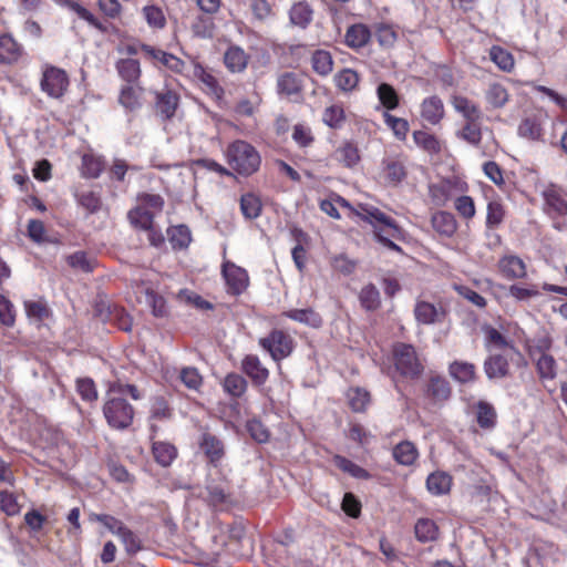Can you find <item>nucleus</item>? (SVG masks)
I'll list each match as a JSON object with an SVG mask.
<instances>
[{
	"label": "nucleus",
	"instance_id": "nucleus-1",
	"mask_svg": "<svg viewBox=\"0 0 567 567\" xmlns=\"http://www.w3.org/2000/svg\"><path fill=\"white\" fill-rule=\"evenodd\" d=\"M227 159L229 166L240 175L249 176L260 166V155L258 151L245 141H235L227 148Z\"/></svg>",
	"mask_w": 567,
	"mask_h": 567
},
{
	"label": "nucleus",
	"instance_id": "nucleus-2",
	"mask_svg": "<svg viewBox=\"0 0 567 567\" xmlns=\"http://www.w3.org/2000/svg\"><path fill=\"white\" fill-rule=\"evenodd\" d=\"M362 219L370 223L373 226L374 236L381 244H383L386 248L391 250L401 251L400 246H398L392 240V238H399L401 231L391 217H389L378 208H372L364 209Z\"/></svg>",
	"mask_w": 567,
	"mask_h": 567
},
{
	"label": "nucleus",
	"instance_id": "nucleus-3",
	"mask_svg": "<svg viewBox=\"0 0 567 567\" xmlns=\"http://www.w3.org/2000/svg\"><path fill=\"white\" fill-rule=\"evenodd\" d=\"M116 395H109L103 406V413L111 427L124 430L133 422L134 409L126 400Z\"/></svg>",
	"mask_w": 567,
	"mask_h": 567
},
{
	"label": "nucleus",
	"instance_id": "nucleus-4",
	"mask_svg": "<svg viewBox=\"0 0 567 567\" xmlns=\"http://www.w3.org/2000/svg\"><path fill=\"white\" fill-rule=\"evenodd\" d=\"M393 360L395 370L404 378L416 379L423 372V364L411 344L402 342L394 344Z\"/></svg>",
	"mask_w": 567,
	"mask_h": 567
},
{
	"label": "nucleus",
	"instance_id": "nucleus-5",
	"mask_svg": "<svg viewBox=\"0 0 567 567\" xmlns=\"http://www.w3.org/2000/svg\"><path fill=\"white\" fill-rule=\"evenodd\" d=\"M262 349L269 352L275 361L289 357L293 350V339L281 330H272L267 337L259 340Z\"/></svg>",
	"mask_w": 567,
	"mask_h": 567
},
{
	"label": "nucleus",
	"instance_id": "nucleus-6",
	"mask_svg": "<svg viewBox=\"0 0 567 567\" xmlns=\"http://www.w3.org/2000/svg\"><path fill=\"white\" fill-rule=\"evenodd\" d=\"M545 213L554 220V227L558 230L564 228V224L558 219L567 215V202L559 189L555 186L547 187L544 193Z\"/></svg>",
	"mask_w": 567,
	"mask_h": 567
},
{
	"label": "nucleus",
	"instance_id": "nucleus-7",
	"mask_svg": "<svg viewBox=\"0 0 567 567\" xmlns=\"http://www.w3.org/2000/svg\"><path fill=\"white\" fill-rule=\"evenodd\" d=\"M69 85V78L64 70L56 66H47L41 79V89L49 96L58 99L63 95Z\"/></svg>",
	"mask_w": 567,
	"mask_h": 567
},
{
	"label": "nucleus",
	"instance_id": "nucleus-8",
	"mask_svg": "<svg viewBox=\"0 0 567 567\" xmlns=\"http://www.w3.org/2000/svg\"><path fill=\"white\" fill-rule=\"evenodd\" d=\"M221 272L230 293L240 295L247 288L249 278L244 268L226 261L223 264Z\"/></svg>",
	"mask_w": 567,
	"mask_h": 567
},
{
	"label": "nucleus",
	"instance_id": "nucleus-9",
	"mask_svg": "<svg viewBox=\"0 0 567 567\" xmlns=\"http://www.w3.org/2000/svg\"><path fill=\"white\" fill-rule=\"evenodd\" d=\"M381 174L385 182L396 186L406 177V166L403 157L386 156L381 162Z\"/></svg>",
	"mask_w": 567,
	"mask_h": 567
},
{
	"label": "nucleus",
	"instance_id": "nucleus-10",
	"mask_svg": "<svg viewBox=\"0 0 567 567\" xmlns=\"http://www.w3.org/2000/svg\"><path fill=\"white\" fill-rule=\"evenodd\" d=\"M446 311L442 306L419 300L414 306L415 320L421 324H435L444 321Z\"/></svg>",
	"mask_w": 567,
	"mask_h": 567
},
{
	"label": "nucleus",
	"instance_id": "nucleus-11",
	"mask_svg": "<svg viewBox=\"0 0 567 567\" xmlns=\"http://www.w3.org/2000/svg\"><path fill=\"white\" fill-rule=\"evenodd\" d=\"M144 89L140 85H123L118 94V103L126 113L138 112L144 104Z\"/></svg>",
	"mask_w": 567,
	"mask_h": 567
},
{
	"label": "nucleus",
	"instance_id": "nucleus-12",
	"mask_svg": "<svg viewBox=\"0 0 567 567\" xmlns=\"http://www.w3.org/2000/svg\"><path fill=\"white\" fill-rule=\"evenodd\" d=\"M179 97L172 90L155 92V110L163 120H169L174 116Z\"/></svg>",
	"mask_w": 567,
	"mask_h": 567
},
{
	"label": "nucleus",
	"instance_id": "nucleus-13",
	"mask_svg": "<svg viewBox=\"0 0 567 567\" xmlns=\"http://www.w3.org/2000/svg\"><path fill=\"white\" fill-rule=\"evenodd\" d=\"M249 54L239 47L230 45L224 53V64L231 73H241L247 69Z\"/></svg>",
	"mask_w": 567,
	"mask_h": 567
},
{
	"label": "nucleus",
	"instance_id": "nucleus-14",
	"mask_svg": "<svg viewBox=\"0 0 567 567\" xmlns=\"http://www.w3.org/2000/svg\"><path fill=\"white\" fill-rule=\"evenodd\" d=\"M241 369L256 385H262L268 380L269 371L257 355H246L241 362Z\"/></svg>",
	"mask_w": 567,
	"mask_h": 567
},
{
	"label": "nucleus",
	"instance_id": "nucleus-15",
	"mask_svg": "<svg viewBox=\"0 0 567 567\" xmlns=\"http://www.w3.org/2000/svg\"><path fill=\"white\" fill-rule=\"evenodd\" d=\"M23 54V47L11 34L0 35V63L12 64Z\"/></svg>",
	"mask_w": 567,
	"mask_h": 567
},
{
	"label": "nucleus",
	"instance_id": "nucleus-16",
	"mask_svg": "<svg viewBox=\"0 0 567 567\" xmlns=\"http://www.w3.org/2000/svg\"><path fill=\"white\" fill-rule=\"evenodd\" d=\"M484 372L489 380L508 377L509 363L503 354H491L484 361Z\"/></svg>",
	"mask_w": 567,
	"mask_h": 567
},
{
	"label": "nucleus",
	"instance_id": "nucleus-17",
	"mask_svg": "<svg viewBox=\"0 0 567 567\" xmlns=\"http://www.w3.org/2000/svg\"><path fill=\"white\" fill-rule=\"evenodd\" d=\"M421 116L432 125L439 124L444 117L443 101L436 95L424 99L421 104Z\"/></svg>",
	"mask_w": 567,
	"mask_h": 567
},
{
	"label": "nucleus",
	"instance_id": "nucleus-18",
	"mask_svg": "<svg viewBox=\"0 0 567 567\" xmlns=\"http://www.w3.org/2000/svg\"><path fill=\"white\" fill-rule=\"evenodd\" d=\"M498 267L503 276L508 279H520L526 276V265L522 258L507 255L499 259Z\"/></svg>",
	"mask_w": 567,
	"mask_h": 567
},
{
	"label": "nucleus",
	"instance_id": "nucleus-19",
	"mask_svg": "<svg viewBox=\"0 0 567 567\" xmlns=\"http://www.w3.org/2000/svg\"><path fill=\"white\" fill-rule=\"evenodd\" d=\"M199 445L200 450L213 464H217L225 454L223 442L213 434H203Z\"/></svg>",
	"mask_w": 567,
	"mask_h": 567
},
{
	"label": "nucleus",
	"instance_id": "nucleus-20",
	"mask_svg": "<svg viewBox=\"0 0 567 567\" xmlns=\"http://www.w3.org/2000/svg\"><path fill=\"white\" fill-rule=\"evenodd\" d=\"M451 103L454 110L462 114L466 122L480 121L482 112L476 103L463 95H453Z\"/></svg>",
	"mask_w": 567,
	"mask_h": 567
},
{
	"label": "nucleus",
	"instance_id": "nucleus-21",
	"mask_svg": "<svg viewBox=\"0 0 567 567\" xmlns=\"http://www.w3.org/2000/svg\"><path fill=\"white\" fill-rule=\"evenodd\" d=\"M451 386L449 381L441 375L430 378L426 385V395L434 402L446 401L451 396Z\"/></svg>",
	"mask_w": 567,
	"mask_h": 567
},
{
	"label": "nucleus",
	"instance_id": "nucleus-22",
	"mask_svg": "<svg viewBox=\"0 0 567 567\" xmlns=\"http://www.w3.org/2000/svg\"><path fill=\"white\" fill-rule=\"evenodd\" d=\"M452 481V476L449 473L436 471L427 476L426 488L432 495H445L451 491Z\"/></svg>",
	"mask_w": 567,
	"mask_h": 567
},
{
	"label": "nucleus",
	"instance_id": "nucleus-23",
	"mask_svg": "<svg viewBox=\"0 0 567 567\" xmlns=\"http://www.w3.org/2000/svg\"><path fill=\"white\" fill-rule=\"evenodd\" d=\"M450 377L458 383H472L476 379V368L466 361H453L449 365Z\"/></svg>",
	"mask_w": 567,
	"mask_h": 567
},
{
	"label": "nucleus",
	"instance_id": "nucleus-24",
	"mask_svg": "<svg viewBox=\"0 0 567 567\" xmlns=\"http://www.w3.org/2000/svg\"><path fill=\"white\" fill-rule=\"evenodd\" d=\"M313 10L307 1H298L289 10L291 24L306 29L312 21Z\"/></svg>",
	"mask_w": 567,
	"mask_h": 567
},
{
	"label": "nucleus",
	"instance_id": "nucleus-25",
	"mask_svg": "<svg viewBox=\"0 0 567 567\" xmlns=\"http://www.w3.org/2000/svg\"><path fill=\"white\" fill-rule=\"evenodd\" d=\"M433 228L441 235L452 237L456 229L457 223L453 214L447 212H437L431 219Z\"/></svg>",
	"mask_w": 567,
	"mask_h": 567
},
{
	"label": "nucleus",
	"instance_id": "nucleus-26",
	"mask_svg": "<svg viewBox=\"0 0 567 567\" xmlns=\"http://www.w3.org/2000/svg\"><path fill=\"white\" fill-rule=\"evenodd\" d=\"M116 71L121 79L127 84H134L141 76L140 62L135 59H122L116 63Z\"/></svg>",
	"mask_w": 567,
	"mask_h": 567
},
{
	"label": "nucleus",
	"instance_id": "nucleus-27",
	"mask_svg": "<svg viewBox=\"0 0 567 567\" xmlns=\"http://www.w3.org/2000/svg\"><path fill=\"white\" fill-rule=\"evenodd\" d=\"M284 316L312 328H319L322 324L321 316L311 308L291 309L285 311Z\"/></svg>",
	"mask_w": 567,
	"mask_h": 567
},
{
	"label": "nucleus",
	"instance_id": "nucleus-28",
	"mask_svg": "<svg viewBox=\"0 0 567 567\" xmlns=\"http://www.w3.org/2000/svg\"><path fill=\"white\" fill-rule=\"evenodd\" d=\"M248 9L255 22L266 23L275 17V10L268 0H248Z\"/></svg>",
	"mask_w": 567,
	"mask_h": 567
},
{
	"label": "nucleus",
	"instance_id": "nucleus-29",
	"mask_svg": "<svg viewBox=\"0 0 567 567\" xmlns=\"http://www.w3.org/2000/svg\"><path fill=\"white\" fill-rule=\"evenodd\" d=\"M371 37L369 28L364 24H353L346 33V43L348 47L359 49L364 47Z\"/></svg>",
	"mask_w": 567,
	"mask_h": 567
},
{
	"label": "nucleus",
	"instance_id": "nucleus-30",
	"mask_svg": "<svg viewBox=\"0 0 567 567\" xmlns=\"http://www.w3.org/2000/svg\"><path fill=\"white\" fill-rule=\"evenodd\" d=\"M392 455L399 464L409 466L415 462L419 452L412 442L403 441L394 446Z\"/></svg>",
	"mask_w": 567,
	"mask_h": 567
},
{
	"label": "nucleus",
	"instance_id": "nucleus-31",
	"mask_svg": "<svg viewBox=\"0 0 567 567\" xmlns=\"http://www.w3.org/2000/svg\"><path fill=\"white\" fill-rule=\"evenodd\" d=\"M334 158L351 168L360 161L359 150L354 143L344 142L334 151Z\"/></svg>",
	"mask_w": 567,
	"mask_h": 567
},
{
	"label": "nucleus",
	"instance_id": "nucleus-32",
	"mask_svg": "<svg viewBox=\"0 0 567 567\" xmlns=\"http://www.w3.org/2000/svg\"><path fill=\"white\" fill-rule=\"evenodd\" d=\"M415 537L421 543L434 542L439 536V528L434 520L420 518L414 526Z\"/></svg>",
	"mask_w": 567,
	"mask_h": 567
},
{
	"label": "nucleus",
	"instance_id": "nucleus-33",
	"mask_svg": "<svg viewBox=\"0 0 567 567\" xmlns=\"http://www.w3.org/2000/svg\"><path fill=\"white\" fill-rule=\"evenodd\" d=\"M485 99L492 109H502L508 102L509 95L504 85L492 83L485 92Z\"/></svg>",
	"mask_w": 567,
	"mask_h": 567
},
{
	"label": "nucleus",
	"instance_id": "nucleus-34",
	"mask_svg": "<svg viewBox=\"0 0 567 567\" xmlns=\"http://www.w3.org/2000/svg\"><path fill=\"white\" fill-rule=\"evenodd\" d=\"M153 455L155 461L162 466H169L177 456L176 447L167 442H154Z\"/></svg>",
	"mask_w": 567,
	"mask_h": 567
},
{
	"label": "nucleus",
	"instance_id": "nucleus-35",
	"mask_svg": "<svg viewBox=\"0 0 567 567\" xmlns=\"http://www.w3.org/2000/svg\"><path fill=\"white\" fill-rule=\"evenodd\" d=\"M277 91L279 94L292 95L301 91V81L293 72H285L277 79Z\"/></svg>",
	"mask_w": 567,
	"mask_h": 567
},
{
	"label": "nucleus",
	"instance_id": "nucleus-36",
	"mask_svg": "<svg viewBox=\"0 0 567 567\" xmlns=\"http://www.w3.org/2000/svg\"><path fill=\"white\" fill-rule=\"evenodd\" d=\"M214 21L209 17L197 14L190 23V29L195 37L202 39H210L214 35Z\"/></svg>",
	"mask_w": 567,
	"mask_h": 567
},
{
	"label": "nucleus",
	"instance_id": "nucleus-37",
	"mask_svg": "<svg viewBox=\"0 0 567 567\" xmlns=\"http://www.w3.org/2000/svg\"><path fill=\"white\" fill-rule=\"evenodd\" d=\"M536 369L540 380H554L557 377V363L550 354L538 355Z\"/></svg>",
	"mask_w": 567,
	"mask_h": 567
},
{
	"label": "nucleus",
	"instance_id": "nucleus-38",
	"mask_svg": "<svg viewBox=\"0 0 567 567\" xmlns=\"http://www.w3.org/2000/svg\"><path fill=\"white\" fill-rule=\"evenodd\" d=\"M336 86L343 92L353 91L359 83V74L352 69H343L333 78Z\"/></svg>",
	"mask_w": 567,
	"mask_h": 567
},
{
	"label": "nucleus",
	"instance_id": "nucleus-39",
	"mask_svg": "<svg viewBox=\"0 0 567 567\" xmlns=\"http://www.w3.org/2000/svg\"><path fill=\"white\" fill-rule=\"evenodd\" d=\"M261 208V202L256 195L247 193L241 196L240 210L245 218L256 219L257 217H259Z\"/></svg>",
	"mask_w": 567,
	"mask_h": 567
},
{
	"label": "nucleus",
	"instance_id": "nucleus-40",
	"mask_svg": "<svg viewBox=\"0 0 567 567\" xmlns=\"http://www.w3.org/2000/svg\"><path fill=\"white\" fill-rule=\"evenodd\" d=\"M359 299L361 306L369 311L377 310L381 305L380 292L372 284H369L361 289Z\"/></svg>",
	"mask_w": 567,
	"mask_h": 567
},
{
	"label": "nucleus",
	"instance_id": "nucleus-41",
	"mask_svg": "<svg viewBox=\"0 0 567 567\" xmlns=\"http://www.w3.org/2000/svg\"><path fill=\"white\" fill-rule=\"evenodd\" d=\"M333 463L338 468L350 474L352 477L360 480L370 478V474L367 470L341 455H336L333 457Z\"/></svg>",
	"mask_w": 567,
	"mask_h": 567
},
{
	"label": "nucleus",
	"instance_id": "nucleus-42",
	"mask_svg": "<svg viewBox=\"0 0 567 567\" xmlns=\"http://www.w3.org/2000/svg\"><path fill=\"white\" fill-rule=\"evenodd\" d=\"M313 70L322 76L328 75L332 71L333 61L328 51L317 50L311 58Z\"/></svg>",
	"mask_w": 567,
	"mask_h": 567
},
{
	"label": "nucleus",
	"instance_id": "nucleus-43",
	"mask_svg": "<svg viewBox=\"0 0 567 567\" xmlns=\"http://www.w3.org/2000/svg\"><path fill=\"white\" fill-rule=\"evenodd\" d=\"M377 95L380 103L386 110H394L399 106V95L392 85L388 83L379 84L377 87Z\"/></svg>",
	"mask_w": 567,
	"mask_h": 567
},
{
	"label": "nucleus",
	"instance_id": "nucleus-44",
	"mask_svg": "<svg viewBox=\"0 0 567 567\" xmlns=\"http://www.w3.org/2000/svg\"><path fill=\"white\" fill-rule=\"evenodd\" d=\"M518 134L522 137L538 141L543 136V128L539 121L535 117L524 118L518 126Z\"/></svg>",
	"mask_w": 567,
	"mask_h": 567
},
{
	"label": "nucleus",
	"instance_id": "nucleus-45",
	"mask_svg": "<svg viewBox=\"0 0 567 567\" xmlns=\"http://www.w3.org/2000/svg\"><path fill=\"white\" fill-rule=\"evenodd\" d=\"M127 217L135 228L147 230L153 226V214L143 207L131 209Z\"/></svg>",
	"mask_w": 567,
	"mask_h": 567
},
{
	"label": "nucleus",
	"instance_id": "nucleus-46",
	"mask_svg": "<svg viewBox=\"0 0 567 567\" xmlns=\"http://www.w3.org/2000/svg\"><path fill=\"white\" fill-rule=\"evenodd\" d=\"M224 390L234 398L241 396L247 389V381L237 373H229L223 383Z\"/></svg>",
	"mask_w": 567,
	"mask_h": 567
},
{
	"label": "nucleus",
	"instance_id": "nucleus-47",
	"mask_svg": "<svg viewBox=\"0 0 567 567\" xmlns=\"http://www.w3.org/2000/svg\"><path fill=\"white\" fill-rule=\"evenodd\" d=\"M476 420L481 427L492 429L496 422L495 409L487 402L481 401L477 404Z\"/></svg>",
	"mask_w": 567,
	"mask_h": 567
},
{
	"label": "nucleus",
	"instance_id": "nucleus-48",
	"mask_svg": "<svg viewBox=\"0 0 567 567\" xmlns=\"http://www.w3.org/2000/svg\"><path fill=\"white\" fill-rule=\"evenodd\" d=\"M169 241L174 248H186L192 238L190 230L185 225L174 226L168 229Z\"/></svg>",
	"mask_w": 567,
	"mask_h": 567
},
{
	"label": "nucleus",
	"instance_id": "nucleus-49",
	"mask_svg": "<svg viewBox=\"0 0 567 567\" xmlns=\"http://www.w3.org/2000/svg\"><path fill=\"white\" fill-rule=\"evenodd\" d=\"M122 542L127 555L133 556L142 549L141 538L127 526L117 536Z\"/></svg>",
	"mask_w": 567,
	"mask_h": 567
},
{
	"label": "nucleus",
	"instance_id": "nucleus-50",
	"mask_svg": "<svg viewBox=\"0 0 567 567\" xmlns=\"http://www.w3.org/2000/svg\"><path fill=\"white\" fill-rule=\"evenodd\" d=\"M348 400L354 412H362L367 409L370 402V394L364 389L352 388L348 391Z\"/></svg>",
	"mask_w": 567,
	"mask_h": 567
},
{
	"label": "nucleus",
	"instance_id": "nucleus-51",
	"mask_svg": "<svg viewBox=\"0 0 567 567\" xmlns=\"http://www.w3.org/2000/svg\"><path fill=\"white\" fill-rule=\"evenodd\" d=\"M90 520L101 523L110 533L115 536H118L122 529L126 526L122 520L107 514L92 513L90 515Z\"/></svg>",
	"mask_w": 567,
	"mask_h": 567
},
{
	"label": "nucleus",
	"instance_id": "nucleus-52",
	"mask_svg": "<svg viewBox=\"0 0 567 567\" xmlns=\"http://www.w3.org/2000/svg\"><path fill=\"white\" fill-rule=\"evenodd\" d=\"M206 501L214 507H218L228 499V493L224 484L209 483L206 486Z\"/></svg>",
	"mask_w": 567,
	"mask_h": 567
},
{
	"label": "nucleus",
	"instance_id": "nucleus-53",
	"mask_svg": "<svg viewBox=\"0 0 567 567\" xmlns=\"http://www.w3.org/2000/svg\"><path fill=\"white\" fill-rule=\"evenodd\" d=\"M457 136L471 145H478L482 140L480 121L466 122L462 130L458 131Z\"/></svg>",
	"mask_w": 567,
	"mask_h": 567
},
{
	"label": "nucleus",
	"instance_id": "nucleus-54",
	"mask_svg": "<svg viewBox=\"0 0 567 567\" xmlns=\"http://www.w3.org/2000/svg\"><path fill=\"white\" fill-rule=\"evenodd\" d=\"M483 332L487 347H494L497 349L509 347L511 349H514V347L509 344L508 340L497 329L491 326H485L483 327Z\"/></svg>",
	"mask_w": 567,
	"mask_h": 567
},
{
	"label": "nucleus",
	"instance_id": "nucleus-55",
	"mask_svg": "<svg viewBox=\"0 0 567 567\" xmlns=\"http://www.w3.org/2000/svg\"><path fill=\"white\" fill-rule=\"evenodd\" d=\"M385 124L393 131L394 135L403 141L409 132V123L406 120L396 117L385 112L383 114Z\"/></svg>",
	"mask_w": 567,
	"mask_h": 567
},
{
	"label": "nucleus",
	"instance_id": "nucleus-56",
	"mask_svg": "<svg viewBox=\"0 0 567 567\" xmlns=\"http://www.w3.org/2000/svg\"><path fill=\"white\" fill-rule=\"evenodd\" d=\"M491 59L503 71L509 72L514 68L512 54L499 47L492 48Z\"/></svg>",
	"mask_w": 567,
	"mask_h": 567
},
{
	"label": "nucleus",
	"instance_id": "nucleus-57",
	"mask_svg": "<svg viewBox=\"0 0 567 567\" xmlns=\"http://www.w3.org/2000/svg\"><path fill=\"white\" fill-rule=\"evenodd\" d=\"M76 390L82 400L93 402L97 399V391L95 383L90 378H82L76 380Z\"/></svg>",
	"mask_w": 567,
	"mask_h": 567
},
{
	"label": "nucleus",
	"instance_id": "nucleus-58",
	"mask_svg": "<svg viewBox=\"0 0 567 567\" xmlns=\"http://www.w3.org/2000/svg\"><path fill=\"white\" fill-rule=\"evenodd\" d=\"M413 140L417 146L427 152L436 153L440 151L439 142L432 134L423 131H415L413 133Z\"/></svg>",
	"mask_w": 567,
	"mask_h": 567
},
{
	"label": "nucleus",
	"instance_id": "nucleus-59",
	"mask_svg": "<svg viewBox=\"0 0 567 567\" xmlns=\"http://www.w3.org/2000/svg\"><path fill=\"white\" fill-rule=\"evenodd\" d=\"M0 507L8 516H14L20 513L17 496L8 491L0 492Z\"/></svg>",
	"mask_w": 567,
	"mask_h": 567
},
{
	"label": "nucleus",
	"instance_id": "nucleus-60",
	"mask_svg": "<svg viewBox=\"0 0 567 567\" xmlns=\"http://www.w3.org/2000/svg\"><path fill=\"white\" fill-rule=\"evenodd\" d=\"M247 431L250 436L258 443H266L269 440L268 429L257 419L247 422Z\"/></svg>",
	"mask_w": 567,
	"mask_h": 567
},
{
	"label": "nucleus",
	"instance_id": "nucleus-61",
	"mask_svg": "<svg viewBox=\"0 0 567 567\" xmlns=\"http://www.w3.org/2000/svg\"><path fill=\"white\" fill-rule=\"evenodd\" d=\"M322 120L324 124L330 127H340L342 122L344 121V112L343 109L339 105H332L324 110Z\"/></svg>",
	"mask_w": 567,
	"mask_h": 567
},
{
	"label": "nucleus",
	"instance_id": "nucleus-62",
	"mask_svg": "<svg viewBox=\"0 0 567 567\" xmlns=\"http://www.w3.org/2000/svg\"><path fill=\"white\" fill-rule=\"evenodd\" d=\"M80 206L90 214L96 213L101 208V198L94 192H83L76 196Z\"/></svg>",
	"mask_w": 567,
	"mask_h": 567
},
{
	"label": "nucleus",
	"instance_id": "nucleus-63",
	"mask_svg": "<svg viewBox=\"0 0 567 567\" xmlns=\"http://www.w3.org/2000/svg\"><path fill=\"white\" fill-rule=\"evenodd\" d=\"M103 171V163L93 156L84 155L82 158V173L85 177L96 178Z\"/></svg>",
	"mask_w": 567,
	"mask_h": 567
},
{
	"label": "nucleus",
	"instance_id": "nucleus-64",
	"mask_svg": "<svg viewBox=\"0 0 567 567\" xmlns=\"http://www.w3.org/2000/svg\"><path fill=\"white\" fill-rule=\"evenodd\" d=\"M143 13L150 27L161 29L165 25L164 13L158 7L146 6L143 9Z\"/></svg>",
	"mask_w": 567,
	"mask_h": 567
}]
</instances>
